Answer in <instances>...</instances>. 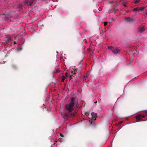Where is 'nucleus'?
<instances>
[{
	"label": "nucleus",
	"instance_id": "obj_2",
	"mask_svg": "<svg viewBox=\"0 0 147 147\" xmlns=\"http://www.w3.org/2000/svg\"><path fill=\"white\" fill-rule=\"evenodd\" d=\"M108 49L109 50L111 51L115 54H117L120 51L119 49L116 47H114L112 46L109 47Z\"/></svg>",
	"mask_w": 147,
	"mask_h": 147
},
{
	"label": "nucleus",
	"instance_id": "obj_7",
	"mask_svg": "<svg viewBox=\"0 0 147 147\" xmlns=\"http://www.w3.org/2000/svg\"><path fill=\"white\" fill-rule=\"evenodd\" d=\"M141 118V115H138L136 116V119L138 121H140Z\"/></svg>",
	"mask_w": 147,
	"mask_h": 147
},
{
	"label": "nucleus",
	"instance_id": "obj_1",
	"mask_svg": "<svg viewBox=\"0 0 147 147\" xmlns=\"http://www.w3.org/2000/svg\"><path fill=\"white\" fill-rule=\"evenodd\" d=\"M75 100L74 98H71L70 102L68 105H66L65 107L68 111H71L74 109V101Z\"/></svg>",
	"mask_w": 147,
	"mask_h": 147
},
{
	"label": "nucleus",
	"instance_id": "obj_9",
	"mask_svg": "<svg viewBox=\"0 0 147 147\" xmlns=\"http://www.w3.org/2000/svg\"><path fill=\"white\" fill-rule=\"evenodd\" d=\"M126 20L127 22H130L131 20V19L129 18H126Z\"/></svg>",
	"mask_w": 147,
	"mask_h": 147
},
{
	"label": "nucleus",
	"instance_id": "obj_18",
	"mask_svg": "<svg viewBox=\"0 0 147 147\" xmlns=\"http://www.w3.org/2000/svg\"><path fill=\"white\" fill-rule=\"evenodd\" d=\"M84 41H85L86 43V39L84 40Z\"/></svg>",
	"mask_w": 147,
	"mask_h": 147
},
{
	"label": "nucleus",
	"instance_id": "obj_5",
	"mask_svg": "<svg viewBox=\"0 0 147 147\" xmlns=\"http://www.w3.org/2000/svg\"><path fill=\"white\" fill-rule=\"evenodd\" d=\"M6 40L7 42H10L11 40V37L10 36H8V37L6 38Z\"/></svg>",
	"mask_w": 147,
	"mask_h": 147
},
{
	"label": "nucleus",
	"instance_id": "obj_3",
	"mask_svg": "<svg viewBox=\"0 0 147 147\" xmlns=\"http://www.w3.org/2000/svg\"><path fill=\"white\" fill-rule=\"evenodd\" d=\"M145 9V7H136L134 8L133 10L134 11H137V12H139L140 11H142L144 10Z\"/></svg>",
	"mask_w": 147,
	"mask_h": 147
},
{
	"label": "nucleus",
	"instance_id": "obj_19",
	"mask_svg": "<svg viewBox=\"0 0 147 147\" xmlns=\"http://www.w3.org/2000/svg\"><path fill=\"white\" fill-rule=\"evenodd\" d=\"M96 102H97V101H96V102H94V103H96Z\"/></svg>",
	"mask_w": 147,
	"mask_h": 147
},
{
	"label": "nucleus",
	"instance_id": "obj_13",
	"mask_svg": "<svg viewBox=\"0 0 147 147\" xmlns=\"http://www.w3.org/2000/svg\"><path fill=\"white\" fill-rule=\"evenodd\" d=\"M65 75L66 77H68V74L67 72H66L65 73Z\"/></svg>",
	"mask_w": 147,
	"mask_h": 147
},
{
	"label": "nucleus",
	"instance_id": "obj_14",
	"mask_svg": "<svg viewBox=\"0 0 147 147\" xmlns=\"http://www.w3.org/2000/svg\"><path fill=\"white\" fill-rule=\"evenodd\" d=\"M107 22H104V24L105 26H106L107 25Z\"/></svg>",
	"mask_w": 147,
	"mask_h": 147
},
{
	"label": "nucleus",
	"instance_id": "obj_17",
	"mask_svg": "<svg viewBox=\"0 0 147 147\" xmlns=\"http://www.w3.org/2000/svg\"><path fill=\"white\" fill-rule=\"evenodd\" d=\"M145 116L144 115H141V117H144Z\"/></svg>",
	"mask_w": 147,
	"mask_h": 147
},
{
	"label": "nucleus",
	"instance_id": "obj_15",
	"mask_svg": "<svg viewBox=\"0 0 147 147\" xmlns=\"http://www.w3.org/2000/svg\"><path fill=\"white\" fill-rule=\"evenodd\" d=\"M71 75L70 76V80H71V79L72 78L71 77Z\"/></svg>",
	"mask_w": 147,
	"mask_h": 147
},
{
	"label": "nucleus",
	"instance_id": "obj_4",
	"mask_svg": "<svg viewBox=\"0 0 147 147\" xmlns=\"http://www.w3.org/2000/svg\"><path fill=\"white\" fill-rule=\"evenodd\" d=\"M77 70L76 69H72L71 71V74L73 75L74 74H76V72L77 71Z\"/></svg>",
	"mask_w": 147,
	"mask_h": 147
},
{
	"label": "nucleus",
	"instance_id": "obj_10",
	"mask_svg": "<svg viewBox=\"0 0 147 147\" xmlns=\"http://www.w3.org/2000/svg\"><path fill=\"white\" fill-rule=\"evenodd\" d=\"M26 3H27L28 5H30L32 3V2H29L28 3L27 1H26Z\"/></svg>",
	"mask_w": 147,
	"mask_h": 147
},
{
	"label": "nucleus",
	"instance_id": "obj_11",
	"mask_svg": "<svg viewBox=\"0 0 147 147\" xmlns=\"http://www.w3.org/2000/svg\"><path fill=\"white\" fill-rule=\"evenodd\" d=\"M61 81L62 82H63L64 80L65 79V77L64 76H63L61 77Z\"/></svg>",
	"mask_w": 147,
	"mask_h": 147
},
{
	"label": "nucleus",
	"instance_id": "obj_8",
	"mask_svg": "<svg viewBox=\"0 0 147 147\" xmlns=\"http://www.w3.org/2000/svg\"><path fill=\"white\" fill-rule=\"evenodd\" d=\"M140 2V0H134L133 1V2L135 3H138Z\"/></svg>",
	"mask_w": 147,
	"mask_h": 147
},
{
	"label": "nucleus",
	"instance_id": "obj_6",
	"mask_svg": "<svg viewBox=\"0 0 147 147\" xmlns=\"http://www.w3.org/2000/svg\"><path fill=\"white\" fill-rule=\"evenodd\" d=\"M91 115L93 118H95L97 117V114L96 113H92L91 114Z\"/></svg>",
	"mask_w": 147,
	"mask_h": 147
},
{
	"label": "nucleus",
	"instance_id": "obj_20",
	"mask_svg": "<svg viewBox=\"0 0 147 147\" xmlns=\"http://www.w3.org/2000/svg\"><path fill=\"white\" fill-rule=\"evenodd\" d=\"M146 13H147V12H146Z\"/></svg>",
	"mask_w": 147,
	"mask_h": 147
},
{
	"label": "nucleus",
	"instance_id": "obj_12",
	"mask_svg": "<svg viewBox=\"0 0 147 147\" xmlns=\"http://www.w3.org/2000/svg\"><path fill=\"white\" fill-rule=\"evenodd\" d=\"M146 28V27L145 26H143L142 28V29H141V32L144 31Z\"/></svg>",
	"mask_w": 147,
	"mask_h": 147
},
{
	"label": "nucleus",
	"instance_id": "obj_16",
	"mask_svg": "<svg viewBox=\"0 0 147 147\" xmlns=\"http://www.w3.org/2000/svg\"><path fill=\"white\" fill-rule=\"evenodd\" d=\"M60 136L61 137H63V134H60Z\"/></svg>",
	"mask_w": 147,
	"mask_h": 147
}]
</instances>
